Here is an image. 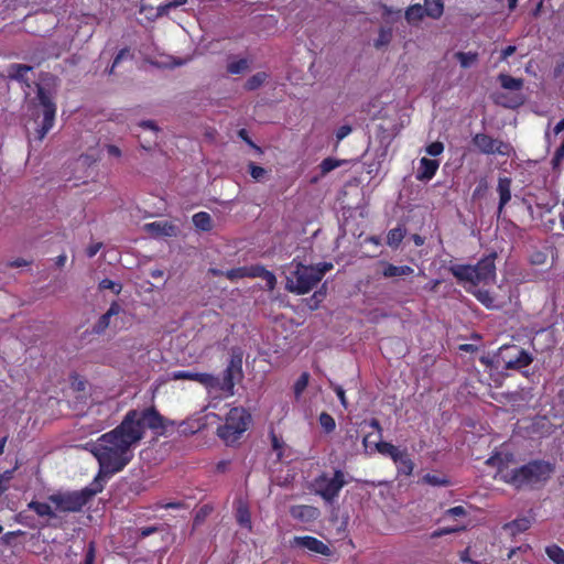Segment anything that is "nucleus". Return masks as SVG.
Returning a JSON list of instances; mask_svg holds the SVG:
<instances>
[{
  "instance_id": "nucleus-41",
  "label": "nucleus",
  "mask_w": 564,
  "mask_h": 564,
  "mask_svg": "<svg viewBox=\"0 0 564 564\" xmlns=\"http://www.w3.org/2000/svg\"><path fill=\"white\" fill-rule=\"evenodd\" d=\"M423 481L432 486H448L449 480L446 478L438 477L436 475L426 474L423 476Z\"/></svg>"
},
{
  "instance_id": "nucleus-62",
  "label": "nucleus",
  "mask_w": 564,
  "mask_h": 564,
  "mask_svg": "<svg viewBox=\"0 0 564 564\" xmlns=\"http://www.w3.org/2000/svg\"><path fill=\"white\" fill-rule=\"evenodd\" d=\"M73 381H72V386L75 390L77 391H83L85 390V381H83L82 379H79V377L76 375L73 377Z\"/></svg>"
},
{
  "instance_id": "nucleus-59",
  "label": "nucleus",
  "mask_w": 564,
  "mask_h": 564,
  "mask_svg": "<svg viewBox=\"0 0 564 564\" xmlns=\"http://www.w3.org/2000/svg\"><path fill=\"white\" fill-rule=\"evenodd\" d=\"M22 534H23V532H22L21 530H18V531H10V532H7V533L2 536V541H3L6 544H10L12 539H14L15 536L22 535Z\"/></svg>"
},
{
  "instance_id": "nucleus-56",
  "label": "nucleus",
  "mask_w": 564,
  "mask_h": 564,
  "mask_svg": "<svg viewBox=\"0 0 564 564\" xmlns=\"http://www.w3.org/2000/svg\"><path fill=\"white\" fill-rule=\"evenodd\" d=\"M522 104H523V97L521 95H516L509 101L503 102V105L509 108H513V107H517Z\"/></svg>"
},
{
  "instance_id": "nucleus-33",
  "label": "nucleus",
  "mask_w": 564,
  "mask_h": 564,
  "mask_svg": "<svg viewBox=\"0 0 564 564\" xmlns=\"http://www.w3.org/2000/svg\"><path fill=\"white\" fill-rule=\"evenodd\" d=\"M237 522L245 528L251 529V516L247 506H239L236 512Z\"/></svg>"
},
{
  "instance_id": "nucleus-19",
  "label": "nucleus",
  "mask_w": 564,
  "mask_h": 564,
  "mask_svg": "<svg viewBox=\"0 0 564 564\" xmlns=\"http://www.w3.org/2000/svg\"><path fill=\"white\" fill-rule=\"evenodd\" d=\"M511 184H512V180L510 177L503 176V177H499V180H498V186H497V192L499 194L498 217H500V215L503 212L505 206L511 199Z\"/></svg>"
},
{
  "instance_id": "nucleus-11",
  "label": "nucleus",
  "mask_w": 564,
  "mask_h": 564,
  "mask_svg": "<svg viewBox=\"0 0 564 564\" xmlns=\"http://www.w3.org/2000/svg\"><path fill=\"white\" fill-rule=\"evenodd\" d=\"M242 378V357L241 354H232L229 362L223 372V378H217V384L210 387V389L220 390L229 395L234 394L236 380Z\"/></svg>"
},
{
  "instance_id": "nucleus-50",
  "label": "nucleus",
  "mask_w": 564,
  "mask_h": 564,
  "mask_svg": "<svg viewBox=\"0 0 564 564\" xmlns=\"http://www.w3.org/2000/svg\"><path fill=\"white\" fill-rule=\"evenodd\" d=\"M457 531H458L457 528H441V529L433 531L431 534V538L436 539V538H441L446 534L455 533Z\"/></svg>"
},
{
  "instance_id": "nucleus-24",
  "label": "nucleus",
  "mask_w": 564,
  "mask_h": 564,
  "mask_svg": "<svg viewBox=\"0 0 564 564\" xmlns=\"http://www.w3.org/2000/svg\"><path fill=\"white\" fill-rule=\"evenodd\" d=\"M473 294L488 310H497L500 307L489 290L477 289Z\"/></svg>"
},
{
  "instance_id": "nucleus-13",
  "label": "nucleus",
  "mask_w": 564,
  "mask_h": 564,
  "mask_svg": "<svg viewBox=\"0 0 564 564\" xmlns=\"http://www.w3.org/2000/svg\"><path fill=\"white\" fill-rule=\"evenodd\" d=\"M292 547L306 549L314 554L329 556L332 551L327 544L312 535L294 536L291 541Z\"/></svg>"
},
{
  "instance_id": "nucleus-31",
  "label": "nucleus",
  "mask_w": 564,
  "mask_h": 564,
  "mask_svg": "<svg viewBox=\"0 0 564 564\" xmlns=\"http://www.w3.org/2000/svg\"><path fill=\"white\" fill-rule=\"evenodd\" d=\"M545 553L554 564H564V550L557 544L546 546Z\"/></svg>"
},
{
  "instance_id": "nucleus-27",
  "label": "nucleus",
  "mask_w": 564,
  "mask_h": 564,
  "mask_svg": "<svg viewBox=\"0 0 564 564\" xmlns=\"http://www.w3.org/2000/svg\"><path fill=\"white\" fill-rule=\"evenodd\" d=\"M193 224L203 231H209L213 228V220L208 213L199 212L193 216Z\"/></svg>"
},
{
  "instance_id": "nucleus-39",
  "label": "nucleus",
  "mask_w": 564,
  "mask_h": 564,
  "mask_svg": "<svg viewBox=\"0 0 564 564\" xmlns=\"http://www.w3.org/2000/svg\"><path fill=\"white\" fill-rule=\"evenodd\" d=\"M270 440L272 449L276 453L278 458L281 459L283 456L284 442L279 437L273 430L270 432Z\"/></svg>"
},
{
  "instance_id": "nucleus-7",
  "label": "nucleus",
  "mask_w": 564,
  "mask_h": 564,
  "mask_svg": "<svg viewBox=\"0 0 564 564\" xmlns=\"http://www.w3.org/2000/svg\"><path fill=\"white\" fill-rule=\"evenodd\" d=\"M346 484L345 473L341 469H336L332 477L327 473H322L315 477L312 486L316 495L327 502H333Z\"/></svg>"
},
{
  "instance_id": "nucleus-21",
  "label": "nucleus",
  "mask_w": 564,
  "mask_h": 564,
  "mask_svg": "<svg viewBox=\"0 0 564 564\" xmlns=\"http://www.w3.org/2000/svg\"><path fill=\"white\" fill-rule=\"evenodd\" d=\"M33 70V66L25 64H12L8 68V78L24 83L28 87H30L28 73Z\"/></svg>"
},
{
  "instance_id": "nucleus-37",
  "label": "nucleus",
  "mask_w": 564,
  "mask_h": 564,
  "mask_svg": "<svg viewBox=\"0 0 564 564\" xmlns=\"http://www.w3.org/2000/svg\"><path fill=\"white\" fill-rule=\"evenodd\" d=\"M391 40H392V30L391 29L381 28L379 30V36H378V39L375 42V46L377 48H380L382 46L388 45L391 42Z\"/></svg>"
},
{
  "instance_id": "nucleus-18",
  "label": "nucleus",
  "mask_w": 564,
  "mask_h": 564,
  "mask_svg": "<svg viewBox=\"0 0 564 564\" xmlns=\"http://www.w3.org/2000/svg\"><path fill=\"white\" fill-rule=\"evenodd\" d=\"M290 514L295 520L312 522L318 518L319 510L313 506L297 505L291 507Z\"/></svg>"
},
{
  "instance_id": "nucleus-48",
  "label": "nucleus",
  "mask_w": 564,
  "mask_h": 564,
  "mask_svg": "<svg viewBox=\"0 0 564 564\" xmlns=\"http://www.w3.org/2000/svg\"><path fill=\"white\" fill-rule=\"evenodd\" d=\"M488 188V183L486 178H481L473 192V197H480Z\"/></svg>"
},
{
  "instance_id": "nucleus-34",
  "label": "nucleus",
  "mask_w": 564,
  "mask_h": 564,
  "mask_svg": "<svg viewBox=\"0 0 564 564\" xmlns=\"http://www.w3.org/2000/svg\"><path fill=\"white\" fill-rule=\"evenodd\" d=\"M344 163H346L345 160H337V159H334V158H326L319 164L321 174L325 175V174L329 173L330 171L335 170L336 167L340 166Z\"/></svg>"
},
{
  "instance_id": "nucleus-26",
  "label": "nucleus",
  "mask_w": 564,
  "mask_h": 564,
  "mask_svg": "<svg viewBox=\"0 0 564 564\" xmlns=\"http://www.w3.org/2000/svg\"><path fill=\"white\" fill-rule=\"evenodd\" d=\"M498 80L505 89L511 91H518L523 87V80L521 78H514L507 74H500Z\"/></svg>"
},
{
  "instance_id": "nucleus-30",
  "label": "nucleus",
  "mask_w": 564,
  "mask_h": 564,
  "mask_svg": "<svg viewBox=\"0 0 564 564\" xmlns=\"http://www.w3.org/2000/svg\"><path fill=\"white\" fill-rule=\"evenodd\" d=\"M28 508L34 511L39 517H55V513L52 510L51 506L46 502L32 500L31 502H29Z\"/></svg>"
},
{
  "instance_id": "nucleus-36",
  "label": "nucleus",
  "mask_w": 564,
  "mask_h": 564,
  "mask_svg": "<svg viewBox=\"0 0 564 564\" xmlns=\"http://www.w3.org/2000/svg\"><path fill=\"white\" fill-rule=\"evenodd\" d=\"M318 422L326 433H332L336 429L334 417L327 412H322L319 414Z\"/></svg>"
},
{
  "instance_id": "nucleus-10",
  "label": "nucleus",
  "mask_w": 564,
  "mask_h": 564,
  "mask_svg": "<svg viewBox=\"0 0 564 564\" xmlns=\"http://www.w3.org/2000/svg\"><path fill=\"white\" fill-rule=\"evenodd\" d=\"M225 276L230 281H237L243 278H261L265 281L269 291H273L276 286L275 275L267 270L262 264H252L238 267L225 272Z\"/></svg>"
},
{
  "instance_id": "nucleus-64",
  "label": "nucleus",
  "mask_w": 564,
  "mask_h": 564,
  "mask_svg": "<svg viewBox=\"0 0 564 564\" xmlns=\"http://www.w3.org/2000/svg\"><path fill=\"white\" fill-rule=\"evenodd\" d=\"M230 464V460L228 459H223V460H219L217 464H216V470L218 473H225L228 468Z\"/></svg>"
},
{
  "instance_id": "nucleus-32",
  "label": "nucleus",
  "mask_w": 564,
  "mask_h": 564,
  "mask_svg": "<svg viewBox=\"0 0 564 564\" xmlns=\"http://www.w3.org/2000/svg\"><path fill=\"white\" fill-rule=\"evenodd\" d=\"M268 78L267 73L260 72L252 75L245 84V88L247 90H256L258 89Z\"/></svg>"
},
{
  "instance_id": "nucleus-8",
  "label": "nucleus",
  "mask_w": 564,
  "mask_h": 564,
  "mask_svg": "<svg viewBox=\"0 0 564 564\" xmlns=\"http://www.w3.org/2000/svg\"><path fill=\"white\" fill-rule=\"evenodd\" d=\"M532 361V355L518 345H505L496 355L497 365L507 370H521Z\"/></svg>"
},
{
  "instance_id": "nucleus-29",
  "label": "nucleus",
  "mask_w": 564,
  "mask_h": 564,
  "mask_svg": "<svg viewBox=\"0 0 564 564\" xmlns=\"http://www.w3.org/2000/svg\"><path fill=\"white\" fill-rule=\"evenodd\" d=\"M423 7L427 11V17L432 19H438L444 11V4L442 0H424Z\"/></svg>"
},
{
  "instance_id": "nucleus-42",
  "label": "nucleus",
  "mask_w": 564,
  "mask_h": 564,
  "mask_svg": "<svg viewBox=\"0 0 564 564\" xmlns=\"http://www.w3.org/2000/svg\"><path fill=\"white\" fill-rule=\"evenodd\" d=\"M96 562V543L90 541L86 547L83 564H95Z\"/></svg>"
},
{
  "instance_id": "nucleus-63",
  "label": "nucleus",
  "mask_w": 564,
  "mask_h": 564,
  "mask_svg": "<svg viewBox=\"0 0 564 564\" xmlns=\"http://www.w3.org/2000/svg\"><path fill=\"white\" fill-rule=\"evenodd\" d=\"M128 53V50H121L118 55L115 57L113 63L111 65V68L109 70L110 74L113 73L115 67L118 65V63L123 58V56Z\"/></svg>"
},
{
  "instance_id": "nucleus-25",
  "label": "nucleus",
  "mask_w": 564,
  "mask_h": 564,
  "mask_svg": "<svg viewBox=\"0 0 564 564\" xmlns=\"http://www.w3.org/2000/svg\"><path fill=\"white\" fill-rule=\"evenodd\" d=\"M425 15H427L426 9L419 3L409 7L405 11V20L410 24H417Z\"/></svg>"
},
{
  "instance_id": "nucleus-35",
  "label": "nucleus",
  "mask_w": 564,
  "mask_h": 564,
  "mask_svg": "<svg viewBox=\"0 0 564 564\" xmlns=\"http://www.w3.org/2000/svg\"><path fill=\"white\" fill-rule=\"evenodd\" d=\"M455 57L458 59V62L460 63V66L464 67V68H468L470 67L473 64L476 63L477 58H478V54L477 53H471V52H468V53H464V52H457L455 54Z\"/></svg>"
},
{
  "instance_id": "nucleus-28",
  "label": "nucleus",
  "mask_w": 564,
  "mask_h": 564,
  "mask_svg": "<svg viewBox=\"0 0 564 564\" xmlns=\"http://www.w3.org/2000/svg\"><path fill=\"white\" fill-rule=\"evenodd\" d=\"M404 236L405 230L401 226L390 229L387 235L388 246H390L391 248H398L402 240L404 239Z\"/></svg>"
},
{
  "instance_id": "nucleus-47",
  "label": "nucleus",
  "mask_w": 564,
  "mask_h": 564,
  "mask_svg": "<svg viewBox=\"0 0 564 564\" xmlns=\"http://www.w3.org/2000/svg\"><path fill=\"white\" fill-rule=\"evenodd\" d=\"M156 508L158 509H176V510H180V509H184L185 508V503L183 501H171V502H158L156 503Z\"/></svg>"
},
{
  "instance_id": "nucleus-51",
  "label": "nucleus",
  "mask_w": 564,
  "mask_h": 564,
  "mask_svg": "<svg viewBox=\"0 0 564 564\" xmlns=\"http://www.w3.org/2000/svg\"><path fill=\"white\" fill-rule=\"evenodd\" d=\"M446 514L451 516V517H464L467 514V511L466 509L463 507V506H456V507H453V508H449L447 511H446Z\"/></svg>"
},
{
  "instance_id": "nucleus-9",
  "label": "nucleus",
  "mask_w": 564,
  "mask_h": 564,
  "mask_svg": "<svg viewBox=\"0 0 564 564\" xmlns=\"http://www.w3.org/2000/svg\"><path fill=\"white\" fill-rule=\"evenodd\" d=\"M375 446L379 454L392 459L397 467L398 475L411 476L413 474L415 464L406 448L401 449L392 443L384 441H378Z\"/></svg>"
},
{
  "instance_id": "nucleus-17",
  "label": "nucleus",
  "mask_w": 564,
  "mask_h": 564,
  "mask_svg": "<svg viewBox=\"0 0 564 564\" xmlns=\"http://www.w3.org/2000/svg\"><path fill=\"white\" fill-rule=\"evenodd\" d=\"M513 459V455L511 453H494L487 460L486 465L490 467L497 468V474L502 480V476L506 475L510 469H508V464Z\"/></svg>"
},
{
  "instance_id": "nucleus-38",
  "label": "nucleus",
  "mask_w": 564,
  "mask_h": 564,
  "mask_svg": "<svg viewBox=\"0 0 564 564\" xmlns=\"http://www.w3.org/2000/svg\"><path fill=\"white\" fill-rule=\"evenodd\" d=\"M310 381V373L303 372L294 383V394L296 398L301 397L303 391L306 389Z\"/></svg>"
},
{
  "instance_id": "nucleus-16",
  "label": "nucleus",
  "mask_w": 564,
  "mask_h": 564,
  "mask_svg": "<svg viewBox=\"0 0 564 564\" xmlns=\"http://www.w3.org/2000/svg\"><path fill=\"white\" fill-rule=\"evenodd\" d=\"M121 305L113 301L106 313H104L98 321L93 325L91 332L96 335H101L106 332V329L110 325V319L112 316H117L122 312Z\"/></svg>"
},
{
  "instance_id": "nucleus-52",
  "label": "nucleus",
  "mask_w": 564,
  "mask_h": 564,
  "mask_svg": "<svg viewBox=\"0 0 564 564\" xmlns=\"http://www.w3.org/2000/svg\"><path fill=\"white\" fill-rule=\"evenodd\" d=\"M212 511V508L207 505L203 506L195 516V523L203 521Z\"/></svg>"
},
{
  "instance_id": "nucleus-43",
  "label": "nucleus",
  "mask_w": 564,
  "mask_h": 564,
  "mask_svg": "<svg viewBox=\"0 0 564 564\" xmlns=\"http://www.w3.org/2000/svg\"><path fill=\"white\" fill-rule=\"evenodd\" d=\"M424 151L427 155L437 156L443 153L444 143H429Z\"/></svg>"
},
{
  "instance_id": "nucleus-15",
  "label": "nucleus",
  "mask_w": 564,
  "mask_h": 564,
  "mask_svg": "<svg viewBox=\"0 0 564 564\" xmlns=\"http://www.w3.org/2000/svg\"><path fill=\"white\" fill-rule=\"evenodd\" d=\"M438 167H440L438 160L429 159L426 156H423L420 159L415 177L420 182H429L435 176Z\"/></svg>"
},
{
  "instance_id": "nucleus-57",
  "label": "nucleus",
  "mask_w": 564,
  "mask_h": 564,
  "mask_svg": "<svg viewBox=\"0 0 564 564\" xmlns=\"http://www.w3.org/2000/svg\"><path fill=\"white\" fill-rule=\"evenodd\" d=\"M369 426L372 427L377 432L378 438H379V441H381V438H382V426H381L379 420L371 419L369 421Z\"/></svg>"
},
{
  "instance_id": "nucleus-60",
  "label": "nucleus",
  "mask_w": 564,
  "mask_h": 564,
  "mask_svg": "<svg viewBox=\"0 0 564 564\" xmlns=\"http://www.w3.org/2000/svg\"><path fill=\"white\" fill-rule=\"evenodd\" d=\"M101 246H102V245H101L100 242H97V243H93V245H90V246L87 248V250H86V254H87V257H89V258L95 257V256L98 253V251L100 250Z\"/></svg>"
},
{
  "instance_id": "nucleus-54",
  "label": "nucleus",
  "mask_w": 564,
  "mask_h": 564,
  "mask_svg": "<svg viewBox=\"0 0 564 564\" xmlns=\"http://www.w3.org/2000/svg\"><path fill=\"white\" fill-rule=\"evenodd\" d=\"M350 132H351V127L348 124H344L337 129L336 138L338 141H340L344 138H346Z\"/></svg>"
},
{
  "instance_id": "nucleus-20",
  "label": "nucleus",
  "mask_w": 564,
  "mask_h": 564,
  "mask_svg": "<svg viewBox=\"0 0 564 564\" xmlns=\"http://www.w3.org/2000/svg\"><path fill=\"white\" fill-rule=\"evenodd\" d=\"M145 229L155 237H172L176 232V226L169 221H153L147 224Z\"/></svg>"
},
{
  "instance_id": "nucleus-23",
  "label": "nucleus",
  "mask_w": 564,
  "mask_h": 564,
  "mask_svg": "<svg viewBox=\"0 0 564 564\" xmlns=\"http://www.w3.org/2000/svg\"><path fill=\"white\" fill-rule=\"evenodd\" d=\"M227 72L232 75L243 74L250 69V61L248 58L229 57L227 63Z\"/></svg>"
},
{
  "instance_id": "nucleus-6",
  "label": "nucleus",
  "mask_w": 564,
  "mask_h": 564,
  "mask_svg": "<svg viewBox=\"0 0 564 564\" xmlns=\"http://www.w3.org/2000/svg\"><path fill=\"white\" fill-rule=\"evenodd\" d=\"M36 88V99L39 100V105L43 108V119L41 123L36 120L32 121V129L34 130V139L42 140L53 127L56 107L53 101V94L50 89L41 84H37Z\"/></svg>"
},
{
  "instance_id": "nucleus-4",
  "label": "nucleus",
  "mask_w": 564,
  "mask_h": 564,
  "mask_svg": "<svg viewBox=\"0 0 564 564\" xmlns=\"http://www.w3.org/2000/svg\"><path fill=\"white\" fill-rule=\"evenodd\" d=\"M251 415L243 408H232L227 413L225 423L217 429V435L226 443L234 445L248 430Z\"/></svg>"
},
{
  "instance_id": "nucleus-46",
  "label": "nucleus",
  "mask_w": 564,
  "mask_h": 564,
  "mask_svg": "<svg viewBox=\"0 0 564 564\" xmlns=\"http://www.w3.org/2000/svg\"><path fill=\"white\" fill-rule=\"evenodd\" d=\"M249 173L254 180L259 181L265 174V170L263 167L250 162L249 163Z\"/></svg>"
},
{
  "instance_id": "nucleus-22",
  "label": "nucleus",
  "mask_w": 564,
  "mask_h": 564,
  "mask_svg": "<svg viewBox=\"0 0 564 564\" xmlns=\"http://www.w3.org/2000/svg\"><path fill=\"white\" fill-rule=\"evenodd\" d=\"M381 264L383 265V270H382V276L383 278H387V279H390V278H395V276H403V275H411L413 274L414 270L412 267L410 265H394L392 263H389V262H381Z\"/></svg>"
},
{
  "instance_id": "nucleus-5",
  "label": "nucleus",
  "mask_w": 564,
  "mask_h": 564,
  "mask_svg": "<svg viewBox=\"0 0 564 564\" xmlns=\"http://www.w3.org/2000/svg\"><path fill=\"white\" fill-rule=\"evenodd\" d=\"M101 490L102 486L85 487L82 490L53 494L48 496V500L61 512H79Z\"/></svg>"
},
{
  "instance_id": "nucleus-58",
  "label": "nucleus",
  "mask_w": 564,
  "mask_h": 564,
  "mask_svg": "<svg viewBox=\"0 0 564 564\" xmlns=\"http://www.w3.org/2000/svg\"><path fill=\"white\" fill-rule=\"evenodd\" d=\"M106 149L111 156L119 158L121 155L120 149L113 143H106Z\"/></svg>"
},
{
  "instance_id": "nucleus-53",
  "label": "nucleus",
  "mask_w": 564,
  "mask_h": 564,
  "mask_svg": "<svg viewBox=\"0 0 564 564\" xmlns=\"http://www.w3.org/2000/svg\"><path fill=\"white\" fill-rule=\"evenodd\" d=\"M334 391L336 393V395L338 397L341 405L347 409L348 408V402H347V399H346V394H345V390L343 389V387L340 386H335L334 387Z\"/></svg>"
},
{
  "instance_id": "nucleus-45",
  "label": "nucleus",
  "mask_w": 564,
  "mask_h": 564,
  "mask_svg": "<svg viewBox=\"0 0 564 564\" xmlns=\"http://www.w3.org/2000/svg\"><path fill=\"white\" fill-rule=\"evenodd\" d=\"M313 268L315 269V272L317 273L319 280H322L324 278V275L326 274V272H328L333 269V263L321 262L316 265H313Z\"/></svg>"
},
{
  "instance_id": "nucleus-44",
  "label": "nucleus",
  "mask_w": 564,
  "mask_h": 564,
  "mask_svg": "<svg viewBox=\"0 0 564 564\" xmlns=\"http://www.w3.org/2000/svg\"><path fill=\"white\" fill-rule=\"evenodd\" d=\"M564 160V143L556 149L555 154L552 159L553 169L556 170L560 167L561 162Z\"/></svg>"
},
{
  "instance_id": "nucleus-1",
  "label": "nucleus",
  "mask_w": 564,
  "mask_h": 564,
  "mask_svg": "<svg viewBox=\"0 0 564 564\" xmlns=\"http://www.w3.org/2000/svg\"><path fill=\"white\" fill-rule=\"evenodd\" d=\"M147 429L165 430V419L154 408L128 411L118 426L100 435L90 449L99 464L95 480L121 471L133 458L132 447L143 438Z\"/></svg>"
},
{
  "instance_id": "nucleus-49",
  "label": "nucleus",
  "mask_w": 564,
  "mask_h": 564,
  "mask_svg": "<svg viewBox=\"0 0 564 564\" xmlns=\"http://www.w3.org/2000/svg\"><path fill=\"white\" fill-rule=\"evenodd\" d=\"M479 147L480 152L486 154H495L496 150H499L497 148L498 143H476Z\"/></svg>"
},
{
  "instance_id": "nucleus-61",
  "label": "nucleus",
  "mask_w": 564,
  "mask_h": 564,
  "mask_svg": "<svg viewBox=\"0 0 564 564\" xmlns=\"http://www.w3.org/2000/svg\"><path fill=\"white\" fill-rule=\"evenodd\" d=\"M518 531H525L529 528V521L527 519H518L512 522Z\"/></svg>"
},
{
  "instance_id": "nucleus-55",
  "label": "nucleus",
  "mask_w": 564,
  "mask_h": 564,
  "mask_svg": "<svg viewBox=\"0 0 564 564\" xmlns=\"http://www.w3.org/2000/svg\"><path fill=\"white\" fill-rule=\"evenodd\" d=\"M31 264V261L25 260L23 258H18L15 260L9 261L6 265L10 268H20V267H26Z\"/></svg>"
},
{
  "instance_id": "nucleus-3",
  "label": "nucleus",
  "mask_w": 564,
  "mask_h": 564,
  "mask_svg": "<svg viewBox=\"0 0 564 564\" xmlns=\"http://www.w3.org/2000/svg\"><path fill=\"white\" fill-rule=\"evenodd\" d=\"M496 253L492 252L481 258L475 265L453 264L448 271L460 282H469L477 285L480 282L494 280L496 276Z\"/></svg>"
},
{
  "instance_id": "nucleus-12",
  "label": "nucleus",
  "mask_w": 564,
  "mask_h": 564,
  "mask_svg": "<svg viewBox=\"0 0 564 564\" xmlns=\"http://www.w3.org/2000/svg\"><path fill=\"white\" fill-rule=\"evenodd\" d=\"M294 275L296 279V283L294 285L288 283V289L291 292H294L299 295L308 293L313 288H315L318 284V282H321L313 265H305L299 263L294 271Z\"/></svg>"
},
{
  "instance_id": "nucleus-14",
  "label": "nucleus",
  "mask_w": 564,
  "mask_h": 564,
  "mask_svg": "<svg viewBox=\"0 0 564 564\" xmlns=\"http://www.w3.org/2000/svg\"><path fill=\"white\" fill-rule=\"evenodd\" d=\"M171 380H189L204 386L206 389L217 384V377L207 372H194L188 370H176L169 375Z\"/></svg>"
},
{
  "instance_id": "nucleus-40",
  "label": "nucleus",
  "mask_w": 564,
  "mask_h": 564,
  "mask_svg": "<svg viewBox=\"0 0 564 564\" xmlns=\"http://www.w3.org/2000/svg\"><path fill=\"white\" fill-rule=\"evenodd\" d=\"M99 289L100 290H110L115 294L118 295L121 292V290H122V285L120 283L113 282L110 279H102L99 282Z\"/></svg>"
},
{
  "instance_id": "nucleus-2",
  "label": "nucleus",
  "mask_w": 564,
  "mask_h": 564,
  "mask_svg": "<svg viewBox=\"0 0 564 564\" xmlns=\"http://www.w3.org/2000/svg\"><path fill=\"white\" fill-rule=\"evenodd\" d=\"M555 465L544 459H533L529 463L510 469L502 476V481L520 490L523 488H533L545 484L553 475Z\"/></svg>"
}]
</instances>
